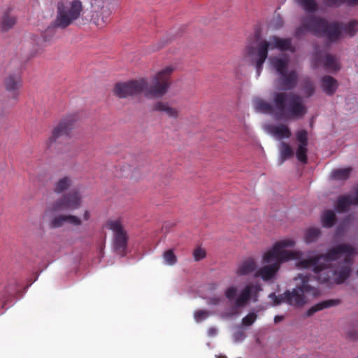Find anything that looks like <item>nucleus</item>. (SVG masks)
I'll list each match as a JSON object with an SVG mask.
<instances>
[{"label":"nucleus","mask_w":358,"mask_h":358,"mask_svg":"<svg viewBox=\"0 0 358 358\" xmlns=\"http://www.w3.org/2000/svg\"><path fill=\"white\" fill-rule=\"evenodd\" d=\"M152 110L166 114L169 117L176 119L179 116V111L177 108L172 107L168 102L162 101H157L152 106Z\"/></svg>","instance_id":"nucleus-19"},{"label":"nucleus","mask_w":358,"mask_h":358,"mask_svg":"<svg viewBox=\"0 0 358 358\" xmlns=\"http://www.w3.org/2000/svg\"><path fill=\"white\" fill-rule=\"evenodd\" d=\"M336 220V215L334 210H326L321 215V222L324 227H332Z\"/></svg>","instance_id":"nucleus-27"},{"label":"nucleus","mask_w":358,"mask_h":358,"mask_svg":"<svg viewBox=\"0 0 358 358\" xmlns=\"http://www.w3.org/2000/svg\"><path fill=\"white\" fill-rule=\"evenodd\" d=\"M272 103L256 97L252 100L257 113L269 114L277 120H300L308 113L303 97L287 92H275L272 94Z\"/></svg>","instance_id":"nucleus-2"},{"label":"nucleus","mask_w":358,"mask_h":358,"mask_svg":"<svg viewBox=\"0 0 358 358\" xmlns=\"http://www.w3.org/2000/svg\"><path fill=\"white\" fill-rule=\"evenodd\" d=\"M296 1L306 12L313 13L317 10V4L315 0H296Z\"/></svg>","instance_id":"nucleus-33"},{"label":"nucleus","mask_w":358,"mask_h":358,"mask_svg":"<svg viewBox=\"0 0 358 358\" xmlns=\"http://www.w3.org/2000/svg\"><path fill=\"white\" fill-rule=\"evenodd\" d=\"M4 87L10 96L16 99L22 86V78L19 71L10 73L4 78Z\"/></svg>","instance_id":"nucleus-14"},{"label":"nucleus","mask_w":358,"mask_h":358,"mask_svg":"<svg viewBox=\"0 0 358 358\" xmlns=\"http://www.w3.org/2000/svg\"><path fill=\"white\" fill-rule=\"evenodd\" d=\"M295 241L292 239H284L276 242L263 257L264 262L268 265L259 269L256 277H261L264 280L272 279L280 268V265L285 262L299 260L297 265L304 268H311L315 275L299 274L294 280H301V284L292 289L285 291L277 296L271 293L268 298L274 306L287 303L292 306H303L306 303L305 294L317 296L320 291L311 284L317 280L320 283L341 284L350 275L352 256L355 254V248L350 244H340L329 250L325 255H318L310 259H303V254L300 251H289Z\"/></svg>","instance_id":"nucleus-1"},{"label":"nucleus","mask_w":358,"mask_h":358,"mask_svg":"<svg viewBox=\"0 0 358 358\" xmlns=\"http://www.w3.org/2000/svg\"><path fill=\"white\" fill-rule=\"evenodd\" d=\"M307 32L316 36L327 37L329 41L335 42L339 39V27L336 23H329L324 18L310 15L301 20V24L294 31V36L302 38Z\"/></svg>","instance_id":"nucleus-5"},{"label":"nucleus","mask_w":358,"mask_h":358,"mask_svg":"<svg viewBox=\"0 0 358 358\" xmlns=\"http://www.w3.org/2000/svg\"><path fill=\"white\" fill-rule=\"evenodd\" d=\"M264 129L267 134L278 141L289 138L292 136L290 129L284 124H267L264 126Z\"/></svg>","instance_id":"nucleus-16"},{"label":"nucleus","mask_w":358,"mask_h":358,"mask_svg":"<svg viewBox=\"0 0 358 358\" xmlns=\"http://www.w3.org/2000/svg\"><path fill=\"white\" fill-rule=\"evenodd\" d=\"M233 338L235 342H241L245 338V334L242 329H239L236 332H234Z\"/></svg>","instance_id":"nucleus-42"},{"label":"nucleus","mask_w":358,"mask_h":358,"mask_svg":"<svg viewBox=\"0 0 358 358\" xmlns=\"http://www.w3.org/2000/svg\"><path fill=\"white\" fill-rule=\"evenodd\" d=\"M261 289L259 285L248 284L241 291L240 294L234 301V306L236 308L245 306L252 298V301H257V293Z\"/></svg>","instance_id":"nucleus-11"},{"label":"nucleus","mask_w":358,"mask_h":358,"mask_svg":"<svg viewBox=\"0 0 358 358\" xmlns=\"http://www.w3.org/2000/svg\"><path fill=\"white\" fill-rule=\"evenodd\" d=\"M341 303L338 299H329L321 301L312 306L306 312V317H310L317 311L322 310L324 308L336 306Z\"/></svg>","instance_id":"nucleus-24"},{"label":"nucleus","mask_w":358,"mask_h":358,"mask_svg":"<svg viewBox=\"0 0 358 358\" xmlns=\"http://www.w3.org/2000/svg\"><path fill=\"white\" fill-rule=\"evenodd\" d=\"M237 292H238V288L235 286H231L225 290L224 294H225V296L229 300H232L236 296Z\"/></svg>","instance_id":"nucleus-39"},{"label":"nucleus","mask_w":358,"mask_h":358,"mask_svg":"<svg viewBox=\"0 0 358 358\" xmlns=\"http://www.w3.org/2000/svg\"><path fill=\"white\" fill-rule=\"evenodd\" d=\"M325 3L330 7H339L345 5L348 7L355 8L358 6V0H326Z\"/></svg>","instance_id":"nucleus-31"},{"label":"nucleus","mask_w":358,"mask_h":358,"mask_svg":"<svg viewBox=\"0 0 358 358\" xmlns=\"http://www.w3.org/2000/svg\"><path fill=\"white\" fill-rule=\"evenodd\" d=\"M321 234V231L319 228L310 227L306 229L304 236V240L306 243H311L315 242Z\"/></svg>","instance_id":"nucleus-32"},{"label":"nucleus","mask_w":358,"mask_h":358,"mask_svg":"<svg viewBox=\"0 0 358 358\" xmlns=\"http://www.w3.org/2000/svg\"><path fill=\"white\" fill-rule=\"evenodd\" d=\"M313 55V66L316 68L321 63L326 71L331 73H336L341 69V64L338 59L333 55L326 54L322 57L320 51L317 49Z\"/></svg>","instance_id":"nucleus-10"},{"label":"nucleus","mask_w":358,"mask_h":358,"mask_svg":"<svg viewBox=\"0 0 358 358\" xmlns=\"http://www.w3.org/2000/svg\"><path fill=\"white\" fill-rule=\"evenodd\" d=\"M72 182V179L70 177H62L55 182L53 190L55 193L61 194L67 190L71 186Z\"/></svg>","instance_id":"nucleus-26"},{"label":"nucleus","mask_w":358,"mask_h":358,"mask_svg":"<svg viewBox=\"0 0 358 358\" xmlns=\"http://www.w3.org/2000/svg\"><path fill=\"white\" fill-rule=\"evenodd\" d=\"M302 90L306 97H310L315 92V87L313 82L309 78H306L303 81Z\"/></svg>","instance_id":"nucleus-34"},{"label":"nucleus","mask_w":358,"mask_h":358,"mask_svg":"<svg viewBox=\"0 0 358 358\" xmlns=\"http://www.w3.org/2000/svg\"><path fill=\"white\" fill-rule=\"evenodd\" d=\"M56 28H59L58 27H55L54 24V22H52L51 26H49L43 33L42 37L45 42L50 41L53 36L56 34Z\"/></svg>","instance_id":"nucleus-35"},{"label":"nucleus","mask_w":358,"mask_h":358,"mask_svg":"<svg viewBox=\"0 0 358 358\" xmlns=\"http://www.w3.org/2000/svg\"><path fill=\"white\" fill-rule=\"evenodd\" d=\"M217 329L215 327H210L208 330V335L210 337L216 336Z\"/></svg>","instance_id":"nucleus-43"},{"label":"nucleus","mask_w":358,"mask_h":358,"mask_svg":"<svg viewBox=\"0 0 358 358\" xmlns=\"http://www.w3.org/2000/svg\"><path fill=\"white\" fill-rule=\"evenodd\" d=\"M261 289L259 285L248 284L241 291L240 294L234 301V306L236 308L245 306L252 298V301H257V293Z\"/></svg>","instance_id":"nucleus-13"},{"label":"nucleus","mask_w":358,"mask_h":358,"mask_svg":"<svg viewBox=\"0 0 358 358\" xmlns=\"http://www.w3.org/2000/svg\"><path fill=\"white\" fill-rule=\"evenodd\" d=\"M81 200L80 192L72 190L56 200L52 205V210L54 212L75 210L80 207Z\"/></svg>","instance_id":"nucleus-7"},{"label":"nucleus","mask_w":358,"mask_h":358,"mask_svg":"<svg viewBox=\"0 0 358 358\" xmlns=\"http://www.w3.org/2000/svg\"><path fill=\"white\" fill-rule=\"evenodd\" d=\"M338 87V81L330 76H324L321 78V88L328 96L334 94Z\"/></svg>","instance_id":"nucleus-21"},{"label":"nucleus","mask_w":358,"mask_h":358,"mask_svg":"<svg viewBox=\"0 0 358 358\" xmlns=\"http://www.w3.org/2000/svg\"><path fill=\"white\" fill-rule=\"evenodd\" d=\"M66 223L78 227L82 224V220L80 217L72 215H59L50 220L49 225L52 229H57L62 227Z\"/></svg>","instance_id":"nucleus-17"},{"label":"nucleus","mask_w":358,"mask_h":358,"mask_svg":"<svg viewBox=\"0 0 358 358\" xmlns=\"http://www.w3.org/2000/svg\"><path fill=\"white\" fill-rule=\"evenodd\" d=\"M257 269V265L252 258H248L238 265L236 270L238 275H247Z\"/></svg>","instance_id":"nucleus-23"},{"label":"nucleus","mask_w":358,"mask_h":358,"mask_svg":"<svg viewBox=\"0 0 358 358\" xmlns=\"http://www.w3.org/2000/svg\"><path fill=\"white\" fill-rule=\"evenodd\" d=\"M210 315V312L205 310H198L194 313V318L196 322H201Z\"/></svg>","instance_id":"nucleus-37"},{"label":"nucleus","mask_w":358,"mask_h":358,"mask_svg":"<svg viewBox=\"0 0 358 358\" xmlns=\"http://www.w3.org/2000/svg\"><path fill=\"white\" fill-rule=\"evenodd\" d=\"M357 358H358V357H357Z\"/></svg>","instance_id":"nucleus-49"},{"label":"nucleus","mask_w":358,"mask_h":358,"mask_svg":"<svg viewBox=\"0 0 358 358\" xmlns=\"http://www.w3.org/2000/svg\"><path fill=\"white\" fill-rule=\"evenodd\" d=\"M352 201L354 206H358V188L355 190L354 194H352Z\"/></svg>","instance_id":"nucleus-44"},{"label":"nucleus","mask_w":358,"mask_h":358,"mask_svg":"<svg viewBox=\"0 0 358 358\" xmlns=\"http://www.w3.org/2000/svg\"><path fill=\"white\" fill-rule=\"evenodd\" d=\"M222 300V297L213 296L212 297L207 298L206 303L209 306H217L221 303Z\"/></svg>","instance_id":"nucleus-41"},{"label":"nucleus","mask_w":358,"mask_h":358,"mask_svg":"<svg viewBox=\"0 0 358 358\" xmlns=\"http://www.w3.org/2000/svg\"><path fill=\"white\" fill-rule=\"evenodd\" d=\"M336 24V22H335ZM339 27L340 36L341 32L349 37L355 36L358 32V20H352L348 23H337Z\"/></svg>","instance_id":"nucleus-22"},{"label":"nucleus","mask_w":358,"mask_h":358,"mask_svg":"<svg viewBox=\"0 0 358 358\" xmlns=\"http://www.w3.org/2000/svg\"><path fill=\"white\" fill-rule=\"evenodd\" d=\"M193 256L196 261H199L206 257V251L201 248H197L194 250Z\"/></svg>","instance_id":"nucleus-40"},{"label":"nucleus","mask_w":358,"mask_h":358,"mask_svg":"<svg viewBox=\"0 0 358 358\" xmlns=\"http://www.w3.org/2000/svg\"><path fill=\"white\" fill-rule=\"evenodd\" d=\"M352 169L350 167L344 169H338L332 171L331 176L334 180H346L349 178Z\"/></svg>","instance_id":"nucleus-30"},{"label":"nucleus","mask_w":358,"mask_h":358,"mask_svg":"<svg viewBox=\"0 0 358 358\" xmlns=\"http://www.w3.org/2000/svg\"><path fill=\"white\" fill-rule=\"evenodd\" d=\"M283 319H284L283 316H282V315H276L274 317V322L275 323H278V322H281Z\"/></svg>","instance_id":"nucleus-46"},{"label":"nucleus","mask_w":358,"mask_h":358,"mask_svg":"<svg viewBox=\"0 0 358 358\" xmlns=\"http://www.w3.org/2000/svg\"><path fill=\"white\" fill-rule=\"evenodd\" d=\"M164 259L169 265H173L177 262V258L172 250H169L164 253Z\"/></svg>","instance_id":"nucleus-38"},{"label":"nucleus","mask_w":358,"mask_h":358,"mask_svg":"<svg viewBox=\"0 0 358 358\" xmlns=\"http://www.w3.org/2000/svg\"><path fill=\"white\" fill-rule=\"evenodd\" d=\"M289 62V58L286 56L273 57L269 59L271 67L276 71L278 76L287 71Z\"/></svg>","instance_id":"nucleus-20"},{"label":"nucleus","mask_w":358,"mask_h":358,"mask_svg":"<svg viewBox=\"0 0 358 358\" xmlns=\"http://www.w3.org/2000/svg\"><path fill=\"white\" fill-rule=\"evenodd\" d=\"M233 315H234V313H230V314H229V316H230V317H231V316H233Z\"/></svg>","instance_id":"nucleus-48"},{"label":"nucleus","mask_w":358,"mask_h":358,"mask_svg":"<svg viewBox=\"0 0 358 358\" xmlns=\"http://www.w3.org/2000/svg\"><path fill=\"white\" fill-rule=\"evenodd\" d=\"M277 49L280 51H289L292 53L296 52V48L292 44L291 38H280L275 36L269 37L268 41H260L256 48H248V54L252 56L255 64L257 77L261 74L263 64L268 57V50Z\"/></svg>","instance_id":"nucleus-4"},{"label":"nucleus","mask_w":358,"mask_h":358,"mask_svg":"<svg viewBox=\"0 0 358 358\" xmlns=\"http://www.w3.org/2000/svg\"><path fill=\"white\" fill-rule=\"evenodd\" d=\"M173 70V66H169L159 71L152 77L150 86H148L145 78L118 83L115 85L114 94L120 99L136 96L142 93L148 98L162 97L167 93L171 86L170 78Z\"/></svg>","instance_id":"nucleus-3"},{"label":"nucleus","mask_w":358,"mask_h":358,"mask_svg":"<svg viewBox=\"0 0 358 358\" xmlns=\"http://www.w3.org/2000/svg\"><path fill=\"white\" fill-rule=\"evenodd\" d=\"M296 139L299 143L296 150V157L297 159L303 164H306L308 161V132L305 129H301L296 132Z\"/></svg>","instance_id":"nucleus-15"},{"label":"nucleus","mask_w":358,"mask_h":358,"mask_svg":"<svg viewBox=\"0 0 358 358\" xmlns=\"http://www.w3.org/2000/svg\"><path fill=\"white\" fill-rule=\"evenodd\" d=\"M76 122L77 117L75 115H71L62 119L59 124L53 129L52 135L47 140V147L51 148L61 138L69 136L71 131L74 128Z\"/></svg>","instance_id":"nucleus-8"},{"label":"nucleus","mask_w":358,"mask_h":358,"mask_svg":"<svg viewBox=\"0 0 358 358\" xmlns=\"http://www.w3.org/2000/svg\"><path fill=\"white\" fill-rule=\"evenodd\" d=\"M280 164H282L285 160L292 157L294 152L291 146L285 142L281 141L279 145Z\"/></svg>","instance_id":"nucleus-28"},{"label":"nucleus","mask_w":358,"mask_h":358,"mask_svg":"<svg viewBox=\"0 0 358 358\" xmlns=\"http://www.w3.org/2000/svg\"><path fill=\"white\" fill-rule=\"evenodd\" d=\"M106 227L114 233L113 247L117 253L121 256L125 255L127 244V236L122 224L119 220H110Z\"/></svg>","instance_id":"nucleus-9"},{"label":"nucleus","mask_w":358,"mask_h":358,"mask_svg":"<svg viewBox=\"0 0 358 358\" xmlns=\"http://www.w3.org/2000/svg\"><path fill=\"white\" fill-rule=\"evenodd\" d=\"M83 9V3L80 0H73L69 6L59 2L57 6V16L54 20L55 26L65 29L79 18Z\"/></svg>","instance_id":"nucleus-6"},{"label":"nucleus","mask_w":358,"mask_h":358,"mask_svg":"<svg viewBox=\"0 0 358 358\" xmlns=\"http://www.w3.org/2000/svg\"><path fill=\"white\" fill-rule=\"evenodd\" d=\"M90 218V213L88 210H85L83 213V219L87 221Z\"/></svg>","instance_id":"nucleus-47"},{"label":"nucleus","mask_w":358,"mask_h":358,"mask_svg":"<svg viewBox=\"0 0 358 358\" xmlns=\"http://www.w3.org/2000/svg\"><path fill=\"white\" fill-rule=\"evenodd\" d=\"M297 80V72L295 70H292L280 75L278 78V83L282 90H292L296 87Z\"/></svg>","instance_id":"nucleus-18"},{"label":"nucleus","mask_w":358,"mask_h":358,"mask_svg":"<svg viewBox=\"0 0 358 358\" xmlns=\"http://www.w3.org/2000/svg\"><path fill=\"white\" fill-rule=\"evenodd\" d=\"M275 21H276V23L274 25V27L275 29H280V27H282V21L280 17H277L275 19Z\"/></svg>","instance_id":"nucleus-45"},{"label":"nucleus","mask_w":358,"mask_h":358,"mask_svg":"<svg viewBox=\"0 0 358 358\" xmlns=\"http://www.w3.org/2000/svg\"><path fill=\"white\" fill-rule=\"evenodd\" d=\"M350 206H354L352 194L339 196L335 205L336 210L341 213L347 211Z\"/></svg>","instance_id":"nucleus-25"},{"label":"nucleus","mask_w":358,"mask_h":358,"mask_svg":"<svg viewBox=\"0 0 358 358\" xmlns=\"http://www.w3.org/2000/svg\"><path fill=\"white\" fill-rule=\"evenodd\" d=\"M261 289L259 285L248 284L241 291L240 294L234 301V306L236 308L245 306L252 298V301H257V293Z\"/></svg>","instance_id":"nucleus-12"},{"label":"nucleus","mask_w":358,"mask_h":358,"mask_svg":"<svg viewBox=\"0 0 358 358\" xmlns=\"http://www.w3.org/2000/svg\"><path fill=\"white\" fill-rule=\"evenodd\" d=\"M257 318V313L251 312L242 319L241 324L243 327H250L256 321Z\"/></svg>","instance_id":"nucleus-36"},{"label":"nucleus","mask_w":358,"mask_h":358,"mask_svg":"<svg viewBox=\"0 0 358 358\" xmlns=\"http://www.w3.org/2000/svg\"><path fill=\"white\" fill-rule=\"evenodd\" d=\"M17 19L15 16L5 13L1 20L0 27L3 31H7L12 29L16 24Z\"/></svg>","instance_id":"nucleus-29"}]
</instances>
